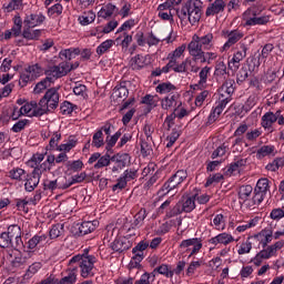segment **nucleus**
<instances>
[{
    "label": "nucleus",
    "mask_w": 284,
    "mask_h": 284,
    "mask_svg": "<svg viewBox=\"0 0 284 284\" xmlns=\"http://www.w3.org/2000/svg\"><path fill=\"white\" fill-rule=\"evenodd\" d=\"M202 14L201 0H189L176 9L178 18L181 21H189L191 26H196Z\"/></svg>",
    "instance_id": "f257e3e1"
},
{
    "label": "nucleus",
    "mask_w": 284,
    "mask_h": 284,
    "mask_svg": "<svg viewBox=\"0 0 284 284\" xmlns=\"http://www.w3.org/2000/svg\"><path fill=\"white\" fill-rule=\"evenodd\" d=\"M95 263H97V256L90 255L88 253L74 255L69 261L70 267H74V265H79L80 276L82 278H90V276H94Z\"/></svg>",
    "instance_id": "f03ea898"
},
{
    "label": "nucleus",
    "mask_w": 284,
    "mask_h": 284,
    "mask_svg": "<svg viewBox=\"0 0 284 284\" xmlns=\"http://www.w3.org/2000/svg\"><path fill=\"white\" fill-rule=\"evenodd\" d=\"M43 159H45L43 153H36L27 162L28 168H33V171L40 176L54 168V154H49L45 161H43Z\"/></svg>",
    "instance_id": "7ed1b4c3"
},
{
    "label": "nucleus",
    "mask_w": 284,
    "mask_h": 284,
    "mask_svg": "<svg viewBox=\"0 0 284 284\" xmlns=\"http://www.w3.org/2000/svg\"><path fill=\"white\" fill-rule=\"evenodd\" d=\"M265 23H270V18L268 16H261L258 7H251L242 14V26L244 28L265 26Z\"/></svg>",
    "instance_id": "20e7f679"
},
{
    "label": "nucleus",
    "mask_w": 284,
    "mask_h": 284,
    "mask_svg": "<svg viewBox=\"0 0 284 284\" xmlns=\"http://www.w3.org/2000/svg\"><path fill=\"white\" fill-rule=\"evenodd\" d=\"M187 52L190 58H186L184 61L180 62L178 64L179 67L175 69L179 71V74H185L187 72H193L196 74V72L201 70V67L199 65V63H201L199 51L187 45Z\"/></svg>",
    "instance_id": "39448f33"
},
{
    "label": "nucleus",
    "mask_w": 284,
    "mask_h": 284,
    "mask_svg": "<svg viewBox=\"0 0 284 284\" xmlns=\"http://www.w3.org/2000/svg\"><path fill=\"white\" fill-rule=\"evenodd\" d=\"M187 179V171L179 170L158 191L159 196H166L172 190H176Z\"/></svg>",
    "instance_id": "423d86ee"
},
{
    "label": "nucleus",
    "mask_w": 284,
    "mask_h": 284,
    "mask_svg": "<svg viewBox=\"0 0 284 284\" xmlns=\"http://www.w3.org/2000/svg\"><path fill=\"white\" fill-rule=\"evenodd\" d=\"M189 48L195 51L212 50L214 48V33L206 32L203 36L193 34L192 40L189 42Z\"/></svg>",
    "instance_id": "0eeeda50"
},
{
    "label": "nucleus",
    "mask_w": 284,
    "mask_h": 284,
    "mask_svg": "<svg viewBox=\"0 0 284 284\" xmlns=\"http://www.w3.org/2000/svg\"><path fill=\"white\" fill-rule=\"evenodd\" d=\"M223 37L226 39L224 44L220 48L221 54H225V52H229L233 45H236L243 37H245V33L240 29H233V30H226L222 31Z\"/></svg>",
    "instance_id": "6e6552de"
},
{
    "label": "nucleus",
    "mask_w": 284,
    "mask_h": 284,
    "mask_svg": "<svg viewBox=\"0 0 284 284\" xmlns=\"http://www.w3.org/2000/svg\"><path fill=\"white\" fill-rule=\"evenodd\" d=\"M180 250L183 254H187L189 258L196 256L203 250V240L201 237H191L180 243Z\"/></svg>",
    "instance_id": "1a4fd4ad"
},
{
    "label": "nucleus",
    "mask_w": 284,
    "mask_h": 284,
    "mask_svg": "<svg viewBox=\"0 0 284 284\" xmlns=\"http://www.w3.org/2000/svg\"><path fill=\"white\" fill-rule=\"evenodd\" d=\"M39 103L40 108L44 110V114L50 110H57L59 108V91L54 88L49 89Z\"/></svg>",
    "instance_id": "9d476101"
},
{
    "label": "nucleus",
    "mask_w": 284,
    "mask_h": 284,
    "mask_svg": "<svg viewBox=\"0 0 284 284\" xmlns=\"http://www.w3.org/2000/svg\"><path fill=\"white\" fill-rule=\"evenodd\" d=\"M77 68H79V63L70 64V62L64 61L61 62L59 65H53L45 71V75L50 77L54 81V79H61V77H65V74H68L71 70H74Z\"/></svg>",
    "instance_id": "9b49d317"
},
{
    "label": "nucleus",
    "mask_w": 284,
    "mask_h": 284,
    "mask_svg": "<svg viewBox=\"0 0 284 284\" xmlns=\"http://www.w3.org/2000/svg\"><path fill=\"white\" fill-rule=\"evenodd\" d=\"M43 72V68H41L39 63L31 64L21 72L20 83H22V85H28V83H31L34 79L42 77Z\"/></svg>",
    "instance_id": "f8f14e48"
},
{
    "label": "nucleus",
    "mask_w": 284,
    "mask_h": 284,
    "mask_svg": "<svg viewBox=\"0 0 284 284\" xmlns=\"http://www.w3.org/2000/svg\"><path fill=\"white\" fill-rule=\"evenodd\" d=\"M45 245H48V234L39 232L26 242L24 248L32 252V256H34L37 250H41V247H45Z\"/></svg>",
    "instance_id": "ddd939ff"
},
{
    "label": "nucleus",
    "mask_w": 284,
    "mask_h": 284,
    "mask_svg": "<svg viewBox=\"0 0 284 284\" xmlns=\"http://www.w3.org/2000/svg\"><path fill=\"white\" fill-rule=\"evenodd\" d=\"M247 57V44L245 42H240V50L234 52L232 59L227 61L229 70L232 72H237L241 68V61Z\"/></svg>",
    "instance_id": "4468645a"
},
{
    "label": "nucleus",
    "mask_w": 284,
    "mask_h": 284,
    "mask_svg": "<svg viewBox=\"0 0 284 284\" xmlns=\"http://www.w3.org/2000/svg\"><path fill=\"white\" fill-rule=\"evenodd\" d=\"M20 109L22 110L23 116L31 119L32 116H43L45 114V109H42L40 102L37 103V101L27 102Z\"/></svg>",
    "instance_id": "2eb2a0df"
},
{
    "label": "nucleus",
    "mask_w": 284,
    "mask_h": 284,
    "mask_svg": "<svg viewBox=\"0 0 284 284\" xmlns=\"http://www.w3.org/2000/svg\"><path fill=\"white\" fill-rule=\"evenodd\" d=\"M183 105V101H181V94L179 93H170L165 98L161 100L162 110H176V108H181Z\"/></svg>",
    "instance_id": "dca6fc26"
},
{
    "label": "nucleus",
    "mask_w": 284,
    "mask_h": 284,
    "mask_svg": "<svg viewBox=\"0 0 284 284\" xmlns=\"http://www.w3.org/2000/svg\"><path fill=\"white\" fill-rule=\"evenodd\" d=\"M196 194L190 195V196H183L182 197V203L176 204L175 210L178 214H183L194 212L196 210Z\"/></svg>",
    "instance_id": "f3484780"
},
{
    "label": "nucleus",
    "mask_w": 284,
    "mask_h": 284,
    "mask_svg": "<svg viewBox=\"0 0 284 284\" xmlns=\"http://www.w3.org/2000/svg\"><path fill=\"white\" fill-rule=\"evenodd\" d=\"M152 63V55L151 54H136L134 55L131 61L130 65L132 70H143V68H148Z\"/></svg>",
    "instance_id": "a211bd4d"
},
{
    "label": "nucleus",
    "mask_w": 284,
    "mask_h": 284,
    "mask_svg": "<svg viewBox=\"0 0 284 284\" xmlns=\"http://www.w3.org/2000/svg\"><path fill=\"white\" fill-rule=\"evenodd\" d=\"M230 103V98L225 99H219V101L215 103V106L212 109L210 115H209V123H214L223 114V110H225V106Z\"/></svg>",
    "instance_id": "6ab92c4d"
},
{
    "label": "nucleus",
    "mask_w": 284,
    "mask_h": 284,
    "mask_svg": "<svg viewBox=\"0 0 284 284\" xmlns=\"http://www.w3.org/2000/svg\"><path fill=\"white\" fill-rule=\"evenodd\" d=\"M245 168H247V158H239L230 164L226 172L230 176H234L235 174H241Z\"/></svg>",
    "instance_id": "aec40b11"
},
{
    "label": "nucleus",
    "mask_w": 284,
    "mask_h": 284,
    "mask_svg": "<svg viewBox=\"0 0 284 284\" xmlns=\"http://www.w3.org/2000/svg\"><path fill=\"white\" fill-rule=\"evenodd\" d=\"M149 247H150V242L143 240L132 248V253L134 254L132 260L135 261L136 265H139V263H141V261L145 258V255L143 254V252H145V250H148Z\"/></svg>",
    "instance_id": "412c9836"
},
{
    "label": "nucleus",
    "mask_w": 284,
    "mask_h": 284,
    "mask_svg": "<svg viewBox=\"0 0 284 284\" xmlns=\"http://www.w3.org/2000/svg\"><path fill=\"white\" fill-rule=\"evenodd\" d=\"M45 21V16L43 13H30L27 14L23 24L26 28H37L38 26H41Z\"/></svg>",
    "instance_id": "4be33fe9"
},
{
    "label": "nucleus",
    "mask_w": 284,
    "mask_h": 284,
    "mask_svg": "<svg viewBox=\"0 0 284 284\" xmlns=\"http://www.w3.org/2000/svg\"><path fill=\"white\" fill-rule=\"evenodd\" d=\"M235 239L232 236L231 233L223 232L220 233L209 240L211 245H230V243H234Z\"/></svg>",
    "instance_id": "5701e85b"
},
{
    "label": "nucleus",
    "mask_w": 284,
    "mask_h": 284,
    "mask_svg": "<svg viewBox=\"0 0 284 284\" xmlns=\"http://www.w3.org/2000/svg\"><path fill=\"white\" fill-rule=\"evenodd\" d=\"M210 72H212V68L205 65L203 67L200 72H199V82L196 84L192 85V89L194 90V92L199 91V90H203V88H205V85H207V77H210Z\"/></svg>",
    "instance_id": "b1692460"
},
{
    "label": "nucleus",
    "mask_w": 284,
    "mask_h": 284,
    "mask_svg": "<svg viewBox=\"0 0 284 284\" xmlns=\"http://www.w3.org/2000/svg\"><path fill=\"white\" fill-rule=\"evenodd\" d=\"M24 181L26 192H34L41 182V176L36 171H32L31 175L27 173V179Z\"/></svg>",
    "instance_id": "393cba45"
},
{
    "label": "nucleus",
    "mask_w": 284,
    "mask_h": 284,
    "mask_svg": "<svg viewBox=\"0 0 284 284\" xmlns=\"http://www.w3.org/2000/svg\"><path fill=\"white\" fill-rule=\"evenodd\" d=\"M252 239H255V241H258V243L263 247H267V244L272 243L273 231L272 229H264L260 233L253 235Z\"/></svg>",
    "instance_id": "a878e982"
},
{
    "label": "nucleus",
    "mask_w": 284,
    "mask_h": 284,
    "mask_svg": "<svg viewBox=\"0 0 284 284\" xmlns=\"http://www.w3.org/2000/svg\"><path fill=\"white\" fill-rule=\"evenodd\" d=\"M32 256H34L32 255V252L27 251L23 247L22 254L16 256L14 260L12 261L13 267H24L26 265H29L30 258H32Z\"/></svg>",
    "instance_id": "bb28decb"
},
{
    "label": "nucleus",
    "mask_w": 284,
    "mask_h": 284,
    "mask_svg": "<svg viewBox=\"0 0 284 284\" xmlns=\"http://www.w3.org/2000/svg\"><path fill=\"white\" fill-rule=\"evenodd\" d=\"M132 247V242L126 237H118L111 243L113 252H125Z\"/></svg>",
    "instance_id": "cd10ccee"
},
{
    "label": "nucleus",
    "mask_w": 284,
    "mask_h": 284,
    "mask_svg": "<svg viewBox=\"0 0 284 284\" xmlns=\"http://www.w3.org/2000/svg\"><path fill=\"white\" fill-rule=\"evenodd\" d=\"M78 268L77 266H70L67 270V275L62 278H55V284H74L77 283V274Z\"/></svg>",
    "instance_id": "c85d7f7f"
},
{
    "label": "nucleus",
    "mask_w": 284,
    "mask_h": 284,
    "mask_svg": "<svg viewBox=\"0 0 284 284\" xmlns=\"http://www.w3.org/2000/svg\"><path fill=\"white\" fill-rule=\"evenodd\" d=\"M8 178L11 181H17L18 183H23L28 179V172L19 166L11 169L8 172Z\"/></svg>",
    "instance_id": "c756f323"
},
{
    "label": "nucleus",
    "mask_w": 284,
    "mask_h": 284,
    "mask_svg": "<svg viewBox=\"0 0 284 284\" xmlns=\"http://www.w3.org/2000/svg\"><path fill=\"white\" fill-rule=\"evenodd\" d=\"M225 10V1L223 0H215L206 8V17H214V14H219Z\"/></svg>",
    "instance_id": "7c9ffc66"
},
{
    "label": "nucleus",
    "mask_w": 284,
    "mask_h": 284,
    "mask_svg": "<svg viewBox=\"0 0 284 284\" xmlns=\"http://www.w3.org/2000/svg\"><path fill=\"white\" fill-rule=\"evenodd\" d=\"M99 227V221H87L82 222L79 226L80 236H85L87 234H92L94 230Z\"/></svg>",
    "instance_id": "2f4dec72"
},
{
    "label": "nucleus",
    "mask_w": 284,
    "mask_h": 284,
    "mask_svg": "<svg viewBox=\"0 0 284 284\" xmlns=\"http://www.w3.org/2000/svg\"><path fill=\"white\" fill-rule=\"evenodd\" d=\"M197 54L200 57L201 63H206L207 65H210L213 61H216V59H219V53L214 51L199 50Z\"/></svg>",
    "instance_id": "473e14b6"
},
{
    "label": "nucleus",
    "mask_w": 284,
    "mask_h": 284,
    "mask_svg": "<svg viewBox=\"0 0 284 284\" xmlns=\"http://www.w3.org/2000/svg\"><path fill=\"white\" fill-rule=\"evenodd\" d=\"M258 221H261L260 216H255L243 224L236 226L235 231L239 234H243V232H247V230H252V227H256L258 225Z\"/></svg>",
    "instance_id": "72a5a7b5"
},
{
    "label": "nucleus",
    "mask_w": 284,
    "mask_h": 284,
    "mask_svg": "<svg viewBox=\"0 0 284 284\" xmlns=\"http://www.w3.org/2000/svg\"><path fill=\"white\" fill-rule=\"evenodd\" d=\"M212 226L214 227V230H217V232H223V230L227 227V220L225 215L221 213L214 215Z\"/></svg>",
    "instance_id": "f704fd0d"
},
{
    "label": "nucleus",
    "mask_w": 284,
    "mask_h": 284,
    "mask_svg": "<svg viewBox=\"0 0 284 284\" xmlns=\"http://www.w3.org/2000/svg\"><path fill=\"white\" fill-rule=\"evenodd\" d=\"M185 50H187V45H185V44H182V45L175 48L174 51H172L168 54V60L173 62L174 64H180L178 62V59H181V57H183V54H185Z\"/></svg>",
    "instance_id": "c9c22d12"
},
{
    "label": "nucleus",
    "mask_w": 284,
    "mask_h": 284,
    "mask_svg": "<svg viewBox=\"0 0 284 284\" xmlns=\"http://www.w3.org/2000/svg\"><path fill=\"white\" fill-rule=\"evenodd\" d=\"M276 121H278L277 111L275 113L274 112H266L262 116V126H264L265 130H267V128H271L272 125H274V123H276Z\"/></svg>",
    "instance_id": "e433bc0d"
},
{
    "label": "nucleus",
    "mask_w": 284,
    "mask_h": 284,
    "mask_svg": "<svg viewBox=\"0 0 284 284\" xmlns=\"http://www.w3.org/2000/svg\"><path fill=\"white\" fill-rule=\"evenodd\" d=\"M54 83L53 78H50V75H47L45 79L38 82L33 89L34 94H41L42 92H45L50 85Z\"/></svg>",
    "instance_id": "4c0bfd02"
},
{
    "label": "nucleus",
    "mask_w": 284,
    "mask_h": 284,
    "mask_svg": "<svg viewBox=\"0 0 284 284\" xmlns=\"http://www.w3.org/2000/svg\"><path fill=\"white\" fill-rule=\"evenodd\" d=\"M3 12H14V10H23V0H10L3 3Z\"/></svg>",
    "instance_id": "58836bf2"
},
{
    "label": "nucleus",
    "mask_w": 284,
    "mask_h": 284,
    "mask_svg": "<svg viewBox=\"0 0 284 284\" xmlns=\"http://www.w3.org/2000/svg\"><path fill=\"white\" fill-rule=\"evenodd\" d=\"M97 19V13L94 11L90 10L87 12H83L79 18L78 21L80 26H90V23H94Z\"/></svg>",
    "instance_id": "ea45409f"
},
{
    "label": "nucleus",
    "mask_w": 284,
    "mask_h": 284,
    "mask_svg": "<svg viewBox=\"0 0 284 284\" xmlns=\"http://www.w3.org/2000/svg\"><path fill=\"white\" fill-rule=\"evenodd\" d=\"M116 6L108 3L100 9V11L98 12V17H100L101 19H110V17H112V14L116 12Z\"/></svg>",
    "instance_id": "a19ab883"
},
{
    "label": "nucleus",
    "mask_w": 284,
    "mask_h": 284,
    "mask_svg": "<svg viewBox=\"0 0 284 284\" xmlns=\"http://www.w3.org/2000/svg\"><path fill=\"white\" fill-rule=\"evenodd\" d=\"M77 143H79V140L71 135L69 136V140L65 143H62L58 146V152H64L68 154V152L77 148Z\"/></svg>",
    "instance_id": "79ce46f5"
},
{
    "label": "nucleus",
    "mask_w": 284,
    "mask_h": 284,
    "mask_svg": "<svg viewBox=\"0 0 284 284\" xmlns=\"http://www.w3.org/2000/svg\"><path fill=\"white\" fill-rule=\"evenodd\" d=\"M64 232H65V229L63 224L61 223L53 224L49 231V237L51 239V241H54V239H59L60 236H63Z\"/></svg>",
    "instance_id": "37998d69"
},
{
    "label": "nucleus",
    "mask_w": 284,
    "mask_h": 284,
    "mask_svg": "<svg viewBox=\"0 0 284 284\" xmlns=\"http://www.w3.org/2000/svg\"><path fill=\"white\" fill-rule=\"evenodd\" d=\"M81 54V50L79 49H64L60 51V58L65 59V61H72V59H77Z\"/></svg>",
    "instance_id": "c03bdc74"
},
{
    "label": "nucleus",
    "mask_w": 284,
    "mask_h": 284,
    "mask_svg": "<svg viewBox=\"0 0 284 284\" xmlns=\"http://www.w3.org/2000/svg\"><path fill=\"white\" fill-rule=\"evenodd\" d=\"M174 90H176V87L172 84V82H162L155 88L158 94H170V92H174Z\"/></svg>",
    "instance_id": "a18cd8bd"
},
{
    "label": "nucleus",
    "mask_w": 284,
    "mask_h": 284,
    "mask_svg": "<svg viewBox=\"0 0 284 284\" xmlns=\"http://www.w3.org/2000/svg\"><path fill=\"white\" fill-rule=\"evenodd\" d=\"M252 237H247L240 245H236L237 254L240 256H243L245 254H250L252 252V241H250Z\"/></svg>",
    "instance_id": "49530a36"
},
{
    "label": "nucleus",
    "mask_w": 284,
    "mask_h": 284,
    "mask_svg": "<svg viewBox=\"0 0 284 284\" xmlns=\"http://www.w3.org/2000/svg\"><path fill=\"white\" fill-rule=\"evenodd\" d=\"M153 272H158V274L165 276V278H174V272H172V266L168 264H162L155 267Z\"/></svg>",
    "instance_id": "de8ad7c7"
},
{
    "label": "nucleus",
    "mask_w": 284,
    "mask_h": 284,
    "mask_svg": "<svg viewBox=\"0 0 284 284\" xmlns=\"http://www.w3.org/2000/svg\"><path fill=\"white\" fill-rule=\"evenodd\" d=\"M254 192L267 194V192H270V180L267 178L260 179L256 183Z\"/></svg>",
    "instance_id": "09e8293b"
},
{
    "label": "nucleus",
    "mask_w": 284,
    "mask_h": 284,
    "mask_svg": "<svg viewBox=\"0 0 284 284\" xmlns=\"http://www.w3.org/2000/svg\"><path fill=\"white\" fill-rule=\"evenodd\" d=\"M284 166V159L283 158H275L272 162L266 164L265 170L267 172H278L281 168Z\"/></svg>",
    "instance_id": "8fccbe9b"
},
{
    "label": "nucleus",
    "mask_w": 284,
    "mask_h": 284,
    "mask_svg": "<svg viewBox=\"0 0 284 284\" xmlns=\"http://www.w3.org/2000/svg\"><path fill=\"white\" fill-rule=\"evenodd\" d=\"M59 141H61V132L55 131L51 134V139L49 141V145H47V150L58 152Z\"/></svg>",
    "instance_id": "3c124183"
},
{
    "label": "nucleus",
    "mask_w": 284,
    "mask_h": 284,
    "mask_svg": "<svg viewBox=\"0 0 284 284\" xmlns=\"http://www.w3.org/2000/svg\"><path fill=\"white\" fill-rule=\"evenodd\" d=\"M22 37L28 41H37L39 37H41V30L39 29L32 30L27 27V29H24L22 32Z\"/></svg>",
    "instance_id": "603ef678"
},
{
    "label": "nucleus",
    "mask_w": 284,
    "mask_h": 284,
    "mask_svg": "<svg viewBox=\"0 0 284 284\" xmlns=\"http://www.w3.org/2000/svg\"><path fill=\"white\" fill-rule=\"evenodd\" d=\"M148 219V210L141 209L135 215L133 220V227H141L143 225V222Z\"/></svg>",
    "instance_id": "864d4df0"
},
{
    "label": "nucleus",
    "mask_w": 284,
    "mask_h": 284,
    "mask_svg": "<svg viewBox=\"0 0 284 284\" xmlns=\"http://www.w3.org/2000/svg\"><path fill=\"white\" fill-rule=\"evenodd\" d=\"M114 45V40L108 39L103 41L98 48L95 49V52L99 57H102V54H105V52H109V50Z\"/></svg>",
    "instance_id": "5fc2aeb1"
},
{
    "label": "nucleus",
    "mask_w": 284,
    "mask_h": 284,
    "mask_svg": "<svg viewBox=\"0 0 284 284\" xmlns=\"http://www.w3.org/2000/svg\"><path fill=\"white\" fill-rule=\"evenodd\" d=\"M119 28V21L111 20L103 28L98 27L97 32H103V34H110V32H114Z\"/></svg>",
    "instance_id": "6e6d98bb"
},
{
    "label": "nucleus",
    "mask_w": 284,
    "mask_h": 284,
    "mask_svg": "<svg viewBox=\"0 0 284 284\" xmlns=\"http://www.w3.org/2000/svg\"><path fill=\"white\" fill-rule=\"evenodd\" d=\"M232 94H234V87L230 83H226L222 85L219 99H229L230 102Z\"/></svg>",
    "instance_id": "4d7b16f0"
},
{
    "label": "nucleus",
    "mask_w": 284,
    "mask_h": 284,
    "mask_svg": "<svg viewBox=\"0 0 284 284\" xmlns=\"http://www.w3.org/2000/svg\"><path fill=\"white\" fill-rule=\"evenodd\" d=\"M274 145H263L261 149L256 151V159H265V156H270V154H274Z\"/></svg>",
    "instance_id": "13d9d810"
},
{
    "label": "nucleus",
    "mask_w": 284,
    "mask_h": 284,
    "mask_svg": "<svg viewBox=\"0 0 284 284\" xmlns=\"http://www.w3.org/2000/svg\"><path fill=\"white\" fill-rule=\"evenodd\" d=\"M253 187L252 185H243L240 187L239 191V199L240 201H243V203H245V201H247V199H250V196H252V192H253Z\"/></svg>",
    "instance_id": "bf43d9fd"
},
{
    "label": "nucleus",
    "mask_w": 284,
    "mask_h": 284,
    "mask_svg": "<svg viewBox=\"0 0 284 284\" xmlns=\"http://www.w3.org/2000/svg\"><path fill=\"white\" fill-rule=\"evenodd\" d=\"M139 23V20L136 19H129L124 21L121 27L116 30V34H121V32H128V30H132L134 26Z\"/></svg>",
    "instance_id": "052dcab7"
},
{
    "label": "nucleus",
    "mask_w": 284,
    "mask_h": 284,
    "mask_svg": "<svg viewBox=\"0 0 284 284\" xmlns=\"http://www.w3.org/2000/svg\"><path fill=\"white\" fill-rule=\"evenodd\" d=\"M105 145V140L103 139V131L98 130L92 138L93 148H103Z\"/></svg>",
    "instance_id": "680f3d73"
},
{
    "label": "nucleus",
    "mask_w": 284,
    "mask_h": 284,
    "mask_svg": "<svg viewBox=\"0 0 284 284\" xmlns=\"http://www.w3.org/2000/svg\"><path fill=\"white\" fill-rule=\"evenodd\" d=\"M43 264L41 262H33L31 265H29L26 272L27 278H32V276H34V274H38L39 270H41Z\"/></svg>",
    "instance_id": "e2e57ef3"
},
{
    "label": "nucleus",
    "mask_w": 284,
    "mask_h": 284,
    "mask_svg": "<svg viewBox=\"0 0 284 284\" xmlns=\"http://www.w3.org/2000/svg\"><path fill=\"white\" fill-rule=\"evenodd\" d=\"M110 165V155H101L98 159V162L93 165L94 170H102V168H108Z\"/></svg>",
    "instance_id": "0e129e2a"
},
{
    "label": "nucleus",
    "mask_w": 284,
    "mask_h": 284,
    "mask_svg": "<svg viewBox=\"0 0 284 284\" xmlns=\"http://www.w3.org/2000/svg\"><path fill=\"white\" fill-rule=\"evenodd\" d=\"M121 130H119L118 132H115L113 135H108L106 136V150H112L113 146L116 145V141H119V139H121Z\"/></svg>",
    "instance_id": "69168bd1"
},
{
    "label": "nucleus",
    "mask_w": 284,
    "mask_h": 284,
    "mask_svg": "<svg viewBox=\"0 0 284 284\" xmlns=\"http://www.w3.org/2000/svg\"><path fill=\"white\" fill-rule=\"evenodd\" d=\"M155 275L152 273H143L134 284H152L154 283Z\"/></svg>",
    "instance_id": "338daca9"
},
{
    "label": "nucleus",
    "mask_w": 284,
    "mask_h": 284,
    "mask_svg": "<svg viewBox=\"0 0 284 284\" xmlns=\"http://www.w3.org/2000/svg\"><path fill=\"white\" fill-rule=\"evenodd\" d=\"M10 240L12 241V239H19V236H21V226L13 224L10 225L6 232Z\"/></svg>",
    "instance_id": "774afa93"
}]
</instances>
